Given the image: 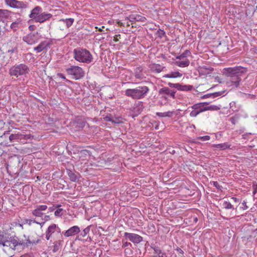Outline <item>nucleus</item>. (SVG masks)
Listing matches in <instances>:
<instances>
[{
	"label": "nucleus",
	"instance_id": "nucleus-1",
	"mask_svg": "<svg viewBox=\"0 0 257 257\" xmlns=\"http://www.w3.org/2000/svg\"><path fill=\"white\" fill-rule=\"evenodd\" d=\"M41 240L38 237L36 239L31 240L30 236H29L27 241L25 242L23 240H20L16 236H11L10 234L0 231V245L4 246H9L13 249H15L16 247L18 245L28 247L30 244H37Z\"/></svg>",
	"mask_w": 257,
	"mask_h": 257
},
{
	"label": "nucleus",
	"instance_id": "nucleus-2",
	"mask_svg": "<svg viewBox=\"0 0 257 257\" xmlns=\"http://www.w3.org/2000/svg\"><path fill=\"white\" fill-rule=\"evenodd\" d=\"M223 70L224 74L230 78V81L232 85L235 87H238L240 86L241 77L244 76L247 71L246 68L241 66L225 68Z\"/></svg>",
	"mask_w": 257,
	"mask_h": 257
},
{
	"label": "nucleus",
	"instance_id": "nucleus-3",
	"mask_svg": "<svg viewBox=\"0 0 257 257\" xmlns=\"http://www.w3.org/2000/svg\"><path fill=\"white\" fill-rule=\"evenodd\" d=\"M73 57L77 61L89 64L93 61L90 52L86 49L77 48L73 50Z\"/></svg>",
	"mask_w": 257,
	"mask_h": 257
},
{
	"label": "nucleus",
	"instance_id": "nucleus-4",
	"mask_svg": "<svg viewBox=\"0 0 257 257\" xmlns=\"http://www.w3.org/2000/svg\"><path fill=\"white\" fill-rule=\"evenodd\" d=\"M149 91L146 86H139L135 88L127 89L125 90V95L134 99H140L144 98Z\"/></svg>",
	"mask_w": 257,
	"mask_h": 257
},
{
	"label": "nucleus",
	"instance_id": "nucleus-5",
	"mask_svg": "<svg viewBox=\"0 0 257 257\" xmlns=\"http://www.w3.org/2000/svg\"><path fill=\"white\" fill-rule=\"evenodd\" d=\"M30 71L29 67L24 64H16L9 69V74L11 76H24L28 74Z\"/></svg>",
	"mask_w": 257,
	"mask_h": 257
},
{
	"label": "nucleus",
	"instance_id": "nucleus-6",
	"mask_svg": "<svg viewBox=\"0 0 257 257\" xmlns=\"http://www.w3.org/2000/svg\"><path fill=\"white\" fill-rule=\"evenodd\" d=\"M66 72L68 75H71L75 80L82 78L85 75L84 71L79 66H71L66 69Z\"/></svg>",
	"mask_w": 257,
	"mask_h": 257
},
{
	"label": "nucleus",
	"instance_id": "nucleus-7",
	"mask_svg": "<svg viewBox=\"0 0 257 257\" xmlns=\"http://www.w3.org/2000/svg\"><path fill=\"white\" fill-rule=\"evenodd\" d=\"M5 4L14 9H26L28 7V3L18 0H5Z\"/></svg>",
	"mask_w": 257,
	"mask_h": 257
},
{
	"label": "nucleus",
	"instance_id": "nucleus-8",
	"mask_svg": "<svg viewBox=\"0 0 257 257\" xmlns=\"http://www.w3.org/2000/svg\"><path fill=\"white\" fill-rule=\"evenodd\" d=\"M159 94L162 96V98L167 100L169 97L175 99L176 91L167 87H162L159 90Z\"/></svg>",
	"mask_w": 257,
	"mask_h": 257
},
{
	"label": "nucleus",
	"instance_id": "nucleus-9",
	"mask_svg": "<svg viewBox=\"0 0 257 257\" xmlns=\"http://www.w3.org/2000/svg\"><path fill=\"white\" fill-rule=\"evenodd\" d=\"M23 40L28 45H33L38 42L39 37L38 33H30L24 36Z\"/></svg>",
	"mask_w": 257,
	"mask_h": 257
},
{
	"label": "nucleus",
	"instance_id": "nucleus-10",
	"mask_svg": "<svg viewBox=\"0 0 257 257\" xmlns=\"http://www.w3.org/2000/svg\"><path fill=\"white\" fill-rule=\"evenodd\" d=\"M47 208L48 207L46 205H37L35 209L32 211V214L36 217L43 218L45 213L44 211H46Z\"/></svg>",
	"mask_w": 257,
	"mask_h": 257
},
{
	"label": "nucleus",
	"instance_id": "nucleus-11",
	"mask_svg": "<svg viewBox=\"0 0 257 257\" xmlns=\"http://www.w3.org/2000/svg\"><path fill=\"white\" fill-rule=\"evenodd\" d=\"M124 236L135 244H138L143 241V238L139 234L133 233L124 232Z\"/></svg>",
	"mask_w": 257,
	"mask_h": 257
},
{
	"label": "nucleus",
	"instance_id": "nucleus-12",
	"mask_svg": "<svg viewBox=\"0 0 257 257\" xmlns=\"http://www.w3.org/2000/svg\"><path fill=\"white\" fill-rule=\"evenodd\" d=\"M168 85L172 88H175L178 90L188 91L191 90L193 87L190 85H182L180 83H172L169 82Z\"/></svg>",
	"mask_w": 257,
	"mask_h": 257
},
{
	"label": "nucleus",
	"instance_id": "nucleus-13",
	"mask_svg": "<svg viewBox=\"0 0 257 257\" xmlns=\"http://www.w3.org/2000/svg\"><path fill=\"white\" fill-rule=\"evenodd\" d=\"M80 232V228L76 225L70 227L68 230L65 231H63L62 234L64 236L66 237H68L70 236H74L76 234H77Z\"/></svg>",
	"mask_w": 257,
	"mask_h": 257
},
{
	"label": "nucleus",
	"instance_id": "nucleus-14",
	"mask_svg": "<svg viewBox=\"0 0 257 257\" xmlns=\"http://www.w3.org/2000/svg\"><path fill=\"white\" fill-rule=\"evenodd\" d=\"M127 20L130 22H145L147 20L146 18L141 14H132L129 15L127 18Z\"/></svg>",
	"mask_w": 257,
	"mask_h": 257
},
{
	"label": "nucleus",
	"instance_id": "nucleus-15",
	"mask_svg": "<svg viewBox=\"0 0 257 257\" xmlns=\"http://www.w3.org/2000/svg\"><path fill=\"white\" fill-rule=\"evenodd\" d=\"M151 247L154 250V257H167L166 253L156 244H152Z\"/></svg>",
	"mask_w": 257,
	"mask_h": 257
},
{
	"label": "nucleus",
	"instance_id": "nucleus-16",
	"mask_svg": "<svg viewBox=\"0 0 257 257\" xmlns=\"http://www.w3.org/2000/svg\"><path fill=\"white\" fill-rule=\"evenodd\" d=\"M52 17V15L50 13L41 12L39 16L36 18L35 22L42 23L46 21L49 20Z\"/></svg>",
	"mask_w": 257,
	"mask_h": 257
},
{
	"label": "nucleus",
	"instance_id": "nucleus-17",
	"mask_svg": "<svg viewBox=\"0 0 257 257\" xmlns=\"http://www.w3.org/2000/svg\"><path fill=\"white\" fill-rule=\"evenodd\" d=\"M42 12V9L40 6H36L31 12L29 15V18L34 20L35 22L36 18L39 16Z\"/></svg>",
	"mask_w": 257,
	"mask_h": 257
},
{
	"label": "nucleus",
	"instance_id": "nucleus-18",
	"mask_svg": "<svg viewBox=\"0 0 257 257\" xmlns=\"http://www.w3.org/2000/svg\"><path fill=\"white\" fill-rule=\"evenodd\" d=\"M30 138V135H24V134H12L9 137V140L11 142H14V140H18L22 139H28Z\"/></svg>",
	"mask_w": 257,
	"mask_h": 257
},
{
	"label": "nucleus",
	"instance_id": "nucleus-19",
	"mask_svg": "<svg viewBox=\"0 0 257 257\" xmlns=\"http://www.w3.org/2000/svg\"><path fill=\"white\" fill-rule=\"evenodd\" d=\"M207 102H202L195 104L191 106V108L199 112V113L203 111H206L205 105L207 104Z\"/></svg>",
	"mask_w": 257,
	"mask_h": 257
},
{
	"label": "nucleus",
	"instance_id": "nucleus-20",
	"mask_svg": "<svg viewBox=\"0 0 257 257\" xmlns=\"http://www.w3.org/2000/svg\"><path fill=\"white\" fill-rule=\"evenodd\" d=\"M50 43L46 41L41 42L39 45L35 47L34 49L37 53H39L43 51L44 49H46L48 47H50Z\"/></svg>",
	"mask_w": 257,
	"mask_h": 257
},
{
	"label": "nucleus",
	"instance_id": "nucleus-21",
	"mask_svg": "<svg viewBox=\"0 0 257 257\" xmlns=\"http://www.w3.org/2000/svg\"><path fill=\"white\" fill-rule=\"evenodd\" d=\"M13 13L6 9H0V21H4L11 17Z\"/></svg>",
	"mask_w": 257,
	"mask_h": 257
},
{
	"label": "nucleus",
	"instance_id": "nucleus-22",
	"mask_svg": "<svg viewBox=\"0 0 257 257\" xmlns=\"http://www.w3.org/2000/svg\"><path fill=\"white\" fill-rule=\"evenodd\" d=\"M213 68L211 67H207L205 66L200 67L199 69V73L200 74L202 75H207L211 74L213 71Z\"/></svg>",
	"mask_w": 257,
	"mask_h": 257
},
{
	"label": "nucleus",
	"instance_id": "nucleus-23",
	"mask_svg": "<svg viewBox=\"0 0 257 257\" xmlns=\"http://www.w3.org/2000/svg\"><path fill=\"white\" fill-rule=\"evenodd\" d=\"M67 173L68 175L70 180L72 182H77L79 179V174L75 173L71 170L67 169Z\"/></svg>",
	"mask_w": 257,
	"mask_h": 257
},
{
	"label": "nucleus",
	"instance_id": "nucleus-24",
	"mask_svg": "<svg viewBox=\"0 0 257 257\" xmlns=\"http://www.w3.org/2000/svg\"><path fill=\"white\" fill-rule=\"evenodd\" d=\"M54 228V223H52L48 226L46 230L45 234L46 238L47 240H49L52 234L56 232Z\"/></svg>",
	"mask_w": 257,
	"mask_h": 257
},
{
	"label": "nucleus",
	"instance_id": "nucleus-25",
	"mask_svg": "<svg viewBox=\"0 0 257 257\" xmlns=\"http://www.w3.org/2000/svg\"><path fill=\"white\" fill-rule=\"evenodd\" d=\"M175 65L180 67H185L189 65L190 61L188 59H185L182 61H177L175 62Z\"/></svg>",
	"mask_w": 257,
	"mask_h": 257
},
{
	"label": "nucleus",
	"instance_id": "nucleus-26",
	"mask_svg": "<svg viewBox=\"0 0 257 257\" xmlns=\"http://www.w3.org/2000/svg\"><path fill=\"white\" fill-rule=\"evenodd\" d=\"M213 147L220 149V150H224L227 149H229L230 145L227 143L223 144H214L212 146Z\"/></svg>",
	"mask_w": 257,
	"mask_h": 257
},
{
	"label": "nucleus",
	"instance_id": "nucleus-27",
	"mask_svg": "<svg viewBox=\"0 0 257 257\" xmlns=\"http://www.w3.org/2000/svg\"><path fill=\"white\" fill-rule=\"evenodd\" d=\"M182 76V74L180 73L178 71L171 72L168 74L165 75L163 77L165 78H177L180 77Z\"/></svg>",
	"mask_w": 257,
	"mask_h": 257
},
{
	"label": "nucleus",
	"instance_id": "nucleus-28",
	"mask_svg": "<svg viewBox=\"0 0 257 257\" xmlns=\"http://www.w3.org/2000/svg\"><path fill=\"white\" fill-rule=\"evenodd\" d=\"M54 245L53 246V249L52 251L53 252L55 253L58 251L61 246V240H58L56 241L53 243Z\"/></svg>",
	"mask_w": 257,
	"mask_h": 257
},
{
	"label": "nucleus",
	"instance_id": "nucleus-29",
	"mask_svg": "<svg viewBox=\"0 0 257 257\" xmlns=\"http://www.w3.org/2000/svg\"><path fill=\"white\" fill-rule=\"evenodd\" d=\"M134 74L136 78H142L143 77L142 69L141 67H137L135 68Z\"/></svg>",
	"mask_w": 257,
	"mask_h": 257
},
{
	"label": "nucleus",
	"instance_id": "nucleus-30",
	"mask_svg": "<svg viewBox=\"0 0 257 257\" xmlns=\"http://www.w3.org/2000/svg\"><path fill=\"white\" fill-rule=\"evenodd\" d=\"M173 111H167L164 112H157L156 114L159 117H171L173 114Z\"/></svg>",
	"mask_w": 257,
	"mask_h": 257
},
{
	"label": "nucleus",
	"instance_id": "nucleus-31",
	"mask_svg": "<svg viewBox=\"0 0 257 257\" xmlns=\"http://www.w3.org/2000/svg\"><path fill=\"white\" fill-rule=\"evenodd\" d=\"M60 21L65 23L67 27L69 28L70 26L72 25L74 21V20L72 18H69L66 19H61Z\"/></svg>",
	"mask_w": 257,
	"mask_h": 257
},
{
	"label": "nucleus",
	"instance_id": "nucleus-32",
	"mask_svg": "<svg viewBox=\"0 0 257 257\" xmlns=\"http://www.w3.org/2000/svg\"><path fill=\"white\" fill-rule=\"evenodd\" d=\"M190 54V52L187 50L182 54L176 56V59L180 60L183 59L184 58H187L188 56H189Z\"/></svg>",
	"mask_w": 257,
	"mask_h": 257
},
{
	"label": "nucleus",
	"instance_id": "nucleus-33",
	"mask_svg": "<svg viewBox=\"0 0 257 257\" xmlns=\"http://www.w3.org/2000/svg\"><path fill=\"white\" fill-rule=\"evenodd\" d=\"M90 225L84 228L83 231L80 233L79 236L81 237H85L90 231Z\"/></svg>",
	"mask_w": 257,
	"mask_h": 257
},
{
	"label": "nucleus",
	"instance_id": "nucleus-34",
	"mask_svg": "<svg viewBox=\"0 0 257 257\" xmlns=\"http://www.w3.org/2000/svg\"><path fill=\"white\" fill-rule=\"evenodd\" d=\"M222 206L226 209H234L233 205L229 202L226 201L223 202Z\"/></svg>",
	"mask_w": 257,
	"mask_h": 257
},
{
	"label": "nucleus",
	"instance_id": "nucleus-35",
	"mask_svg": "<svg viewBox=\"0 0 257 257\" xmlns=\"http://www.w3.org/2000/svg\"><path fill=\"white\" fill-rule=\"evenodd\" d=\"M143 104L141 102H139L137 104L136 107L134 108L135 110L137 109V110H135V112L137 113H140L143 110Z\"/></svg>",
	"mask_w": 257,
	"mask_h": 257
},
{
	"label": "nucleus",
	"instance_id": "nucleus-36",
	"mask_svg": "<svg viewBox=\"0 0 257 257\" xmlns=\"http://www.w3.org/2000/svg\"><path fill=\"white\" fill-rule=\"evenodd\" d=\"M154 71L157 73H160L163 70V68L160 65H156L153 67Z\"/></svg>",
	"mask_w": 257,
	"mask_h": 257
},
{
	"label": "nucleus",
	"instance_id": "nucleus-37",
	"mask_svg": "<svg viewBox=\"0 0 257 257\" xmlns=\"http://www.w3.org/2000/svg\"><path fill=\"white\" fill-rule=\"evenodd\" d=\"M63 209L62 208L57 209L54 212V214L56 216L59 217L62 215Z\"/></svg>",
	"mask_w": 257,
	"mask_h": 257
},
{
	"label": "nucleus",
	"instance_id": "nucleus-38",
	"mask_svg": "<svg viewBox=\"0 0 257 257\" xmlns=\"http://www.w3.org/2000/svg\"><path fill=\"white\" fill-rule=\"evenodd\" d=\"M206 110H217L219 109V107L216 105H210L209 106H206Z\"/></svg>",
	"mask_w": 257,
	"mask_h": 257
},
{
	"label": "nucleus",
	"instance_id": "nucleus-39",
	"mask_svg": "<svg viewBox=\"0 0 257 257\" xmlns=\"http://www.w3.org/2000/svg\"><path fill=\"white\" fill-rule=\"evenodd\" d=\"M25 222L29 225H31L33 223H38V222L35 219H26Z\"/></svg>",
	"mask_w": 257,
	"mask_h": 257
},
{
	"label": "nucleus",
	"instance_id": "nucleus-40",
	"mask_svg": "<svg viewBox=\"0 0 257 257\" xmlns=\"http://www.w3.org/2000/svg\"><path fill=\"white\" fill-rule=\"evenodd\" d=\"M224 92V91H219V92L212 93H211V95L212 96V98H215V97L221 96V95L223 94V93Z\"/></svg>",
	"mask_w": 257,
	"mask_h": 257
},
{
	"label": "nucleus",
	"instance_id": "nucleus-41",
	"mask_svg": "<svg viewBox=\"0 0 257 257\" xmlns=\"http://www.w3.org/2000/svg\"><path fill=\"white\" fill-rule=\"evenodd\" d=\"M199 114V112L196 110L195 109H194L190 113V116L191 117H196L198 114Z\"/></svg>",
	"mask_w": 257,
	"mask_h": 257
},
{
	"label": "nucleus",
	"instance_id": "nucleus-42",
	"mask_svg": "<svg viewBox=\"0 0 257 257\" xmlns=\"http://www.w3.org/2000/svg\"><path fill=\"white\" fill-rule=\"evenodd\" d=\"M158 36L159 37L162 38L163 37L165 36V32L164 30H162L161 29H159L158 31Z\"/></svg>",
	"mask_w": 257,
	"mask_h": 257
},
{
	"label": "nucleus",
	"instance_id": "nucleus-43",
	"mask_svg": "<svg viewBox=\"0 0 257 257\" xmlns=\"http://www.w3.org/2000/svg\"><path fill=\"white\" fill-rule=\"evenodd\" d=\"M132 246V243L130 242H128L127 241L123 242L122 245V248H125V247L129 248V247H131Z\"/></svg>",
	"mask_w": 257,
	"mask_h": 257
},
{
	"label": "nucleus",
	"instance_id": "nucleus-44",
	"mask_svg": "<svg viewBox=\"0 0 257 257\" xmlns=\"http://www.w3.org/2000/svg\"><path fill=\"white\" fill-rule=\"evenodd\" d=\"M212 183L214 187H215L218 190H221L222 187L221 185H220L217 181H213Z\"/></svg>",
	"mask_w": 257,
	"mask_h": 257
},
{
	"label": "nucleus",
	"instance_id": "nucleus-45",
	"mask_svg": "<svg viewBox=\"0 0 257 257\" xmlns=\"http://www.w3.org/2000/svg\"><path fill=\"white\" fill-rule=\"evenodd\" d=\"M197 139L198 140L205 141L209 140L210 139V137L209 136H203V137H199Z\"/></svg>",
	"mask_w": 257,
	"mask_h": 257
},
{
	"label": "nucleus",
	"instance_id": "nucleus-46",
	"mask_svg": "<svg viewBox=\"0 0 257 257\" xmlns=\"http://www.w3.org/2000/svg\"><path fill=\"white\" fill-rule=\"evenodd\" d=\"M57 76L59 77V78H61V79H64V80H65L67 82H70V81L68 80V79H67L66 78V77L64 76V74H63L62 73H58L57 74Z\"/></svg>",
	"mask_w": 257,
	"mask_h": 257
},
{
	"label": "nucleus",
	"instance_id": "nucleus-47",
	"mask_svg": "<svg viewBox=\"0 0 257 257\" xmlns=\"http://www.w3.org/2000/svg\"><path fill=\"white\" fill-rule=\"evenodd\" d=\"M19 24V23L18 22H13L11 25V28L13 29H16V28L18 27Z\"/></svg>",
	"mask_w": 257,
	"mask_h": 257
},
{
	"label": "nucleus",
	"instance_id": "nucleus-48",
	"mask_svg": "<svg viewBox=\"0 0 257 257\" xmlns=\"http://www.w3.org/2000/svg\"><path fill=\"white\" fill-rule=\"evenodd\" d=\"M124 252L126 254H128L129 255H131L133 254V250L131 249L130 247L129 248H126Z\"/></svg>",
	"mask_w": 257,
	"mask_h": 257
},
{
	"label": "nucleus",
	"instance_id": "nucleus-49",
	"mask_svg": "<svg viewBox=\"0 0 257 257\" xmlns=\"http://www.w3.org/2000/svg\"><path fill=\"white\" fill-rule=\"evenodd\" d=\"M54 228L55 229V231L57 232L58 233L61 232V229L56 224L54 223Z\"/></svg>",
	"mask_w": 257,
	"mask_h": 257
},
{
	"label": "nucleus",
	"instance_id": "nucleus-50",
	"mask_svg": "<svg viewBox=\"0 0 257 257\" xmlns=\"http://www.w3.org/2000/svg\"><path fill=\"white\" fill-rule=\"evenodd\" d=\"M242 204L243 205V207H242V208L243 210H246L248 208V206L246 205V202L245 201H243L242 203Z\"/></svg>",
	"mask_w": 257,
	"mask_h": 257
},
{
	"label": "nucleus",
	"instance_id": "nucleus-51",
	"mask_svg": "<svg viewBox=\"0 0 257 257\" xmlns=\"http://www.w3.org/2000/svg\"><path fill=\"white\" fill-rule=\"evenodd\" d=\"M42 219L45 220H48L50 219V216L49 215H46L45 213H44V216H43V218H42Z\"/></svg>",
	"mask_w": 257,
	"mask_h": 257
},
{
	"label": "nucleus",
	"instance_id": "nucleus-52",
	"mask_svg": "<svg viewBox=\"0 0 257 257\" xmlns=\"http://www.w3.org/2000/svg\"><path fill=\"white\" fill-rule=\"evenodd\" d=\"M208 97H212L211 93H209V94L204 95L202 97V98H208Z\"/></svg>",
	"mask_w": 257,
	"mask_h": 257
},
{
	"label": "nucleus",
	"instance_id": "nucleus-53",
	"mask_svg": "<svg viewBox=\"0 0 257 257\" xmlns=\"http://www.w3.org/2000/svg\"><path fill=\"white\" fill-rule=\"evenodd\" d=\"M253 189L254 190L253 191V194H255L257 192V184L253 185Z\"/></svg>",
	"mask_w": 257,
	"mask_h": 257
},
{
	"label": "nucleus",
	"instance_id": "nucleus-54",
	"mask_svg": "<svg viewBox=\"0 0 257 257\" xmlns=\"http://www.w3.org/2000/svg\"><path fill=\"white\" fill-rule=\"evenodd\" d=\"M105 118H106V120H107V121H112V122H114V121L112 119V118H111L110 117H109V116H107L105 117Z\"/></svg>",
	"mask_w": 257,
	"mask_h": 257
},
{
	"label": "nucleus",
	"instance_id": "nucleus-55",
	"mask_svg": "<svg viewBox=\"0 0 257 257\" xmlns=\"http://www.w3.org/2000/svg\"><path fill=\"white\" fill-rule=\"evenodd\" d=\"M231 199L235 202H239V199L238 198H237L236 197H232Z\"/></svg>",
	"mask_w": 257,
	"mask_h": 257
},
{
	"label": "nucleus",
	"instance_id": "nucleus-56",
	"mask_svg": "<svg viewBox=\"0 0 257 257\" xmlns=\"http://www.w3.org/2000/svg\"><path fill=\"white\" fill-rule=\"evenodd\" d=\"M248 7H250V9H248V10H249L250 12H252V13H253L255 11L253 7L252 6H248Z\"/></svg>",
	"mask_w": 257,
	"mask_h": 257
},
{
	"label": "nucleus",
	"instance_id": "nucleus-57",
	"mask_svg": "<svg viewBox=\"0 0 257 257\" xmlns=\"http://www.w3.org/2000/svg\"><path fill=\"white\" fill-rule=\"evenodd\" d=\"M20 257H32V255L30 254H25Z\"/></svg>",
	"mask_w": 257,
	"mask_h": 257
},
{
	"label": "nucleus",
	"instance_id": "nucleus-58",
	"mask_svg": "<svg viewBox=\"0 0 257 257\" xmlns=\"http://www.w3.org/2000/svg\"><path fill=\"white\" fill-rule=\"evenodd\" d=\"M230 121L231 122V123H233V124H234L235 123V119H234V118H233V117H231V118H230Z\"/></svg>",
	"mask_w": 257,
	"mask_h": 257
},
{
	"label": "nucleus",
	"instance_id": "nucleus-59",
	"mask_svg": "<svg viewBox=\"0 0 257 257\" xmlns=\"http://www.w3.org/2000/svg\"><path fill=\"white\" fill-rule=\"evenodd\" d=\"M16 50V48H13L12 49L9 50L8 52L13 53Z\"/></svg>",
	"mask_w": 257,
	"mask_h": 257
},
{
	"label": "nucleus",
	"instance_id": "nucleus-60",
	"mask_svg": "<svg viewBox=\"0 0 257 257\" xmlns=\"http://www.w3.org/2000/svg\"><path fill=\"white\" fill-rule=\"evenodd\" d=\"M29 29L30 31H33L34 30V26L33 25H30L29 27Z\"/></svg>",
	"mask_w": 257,
	"mask_h": 257
},
{
	"label": "nucleus",
	"instance_id": "nucleus-61",
	"mask_svg": "<svg viewBox=\"0 0 257 257\" xmlns=\"http://www.w3.org/2000/svg\"><path fill=\"white\" fill-rule=\"evenodd\" d=\"M177 250L179 251L180 253L183 254L184 253L183 251L181 248H178Z\"/></svg>",
	"mask_w": 257,
	"mask_h": 257
},
{
	"label": "nucleus",
	"instance_id": "nucleus-62",
	"mask_svg": "<svg viewBox=\"0 0 257 257\" xmlns=\"http://www.w3.org/2000/svg\"><path fill=\"white\" fill-rule=\"evenodd\" d=\"M44 223H45V221H44L43 222H38V224H40L41 227H42L44 225Z\"/></svg>",
	"mask_w": 257,
	"mask_h": 257
},
{
	"label": "nucleus",
	"instance_id": "nucleus-63",
	"mask_svg": "<svg viewBox=\"0 0 257 257\" xmlns=\"http://www.w3.org/2000/svg\"><path fill=\"white\" fill-rule=\"evenodd\" d=\"M129 26H130V24H129L128 22H127L126 23V27H127Z\"/></svg>",
	"mask_w": 257,
	"mask_h": 257
},
{
	"label": "nucleus",
	"instance_id": "nucleus-64",
	"mask_svg": "<svg viewBox=\"0 0 257 257\" xmlns=\"http://www.w3.org/2000/svg\"><path fill=\"white\" fill-rule=\"evenodd\" d=\"M197 220H198L197 218H196H196H195V219H194V221L196 222L197 221Z\"/></svg>",
	"mask_w": 257,
	"mask_h": 257
}]
</instances>
